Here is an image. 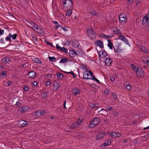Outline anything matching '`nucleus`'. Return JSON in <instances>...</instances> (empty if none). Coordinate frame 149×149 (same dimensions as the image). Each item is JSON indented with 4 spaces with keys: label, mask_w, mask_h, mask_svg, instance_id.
I'll return each mask as SVG.
<instances>
[{
    "label": "nucleus",
    "mask_w": 149,
    "mask_h": 149,
    "mask_svg": "<svg viewBox=\"0 0 149 149\" xmlns=\"http://www.w3.org/2000/svg\"><path fill=\"white\" fill-rule=\"evenodd\" d=\"M69 74H71L74 78H75L76 77L75 74L72 71L70 72Z\"/></svg>",
    "instance_id": "50"
},
{
    "label": "nucleus",
    "mask_w": 149,
    "mask_h": 149,
    "mask_svg": "<svg viewBox=\"0 0 149 149\" xmlns=\"http://www.w3.org/2000/svg\"><path fill=\"white\" fill-rule=\"evenodd\" d=\"M102 36L104 38H106V39H108L109 38H111L113 37L112 35H106L104 34H103L102 35Z\"/></svg>",
    "instance_id": "34"
},
{
    "label": "nucleus",
    "mask_w": 149,
    "mask_h": 149,
    "mask_svg": "<svg viewBox=\"0 0 149 149\" xmlns=\"http://www.w3.org/2000/svg\"><path fill=\"white\" fill-rule=\"evenodd\" d=\"M108 46L111 49H113V44L111 40H108Z\"/></svg>",
    "instance_id": "19"
},
{
    "label": "nucleus",
    "mask_w": 149,
    "mask_h": 149,
    "mask_svg": "<svg viewBox=\"0 0 149 149\" xmlns=\"http://www.w3.org/2000/svg\"><path fill=\"white\" fill-rule=\"evenodd\" d=\"M136 71L138 77H142L144 75L143 70V69L141 68H137Z\"/></svg>",
    "instance_id": "4"
},
{
    "label": "nucleus",
    "mask_w": 149,
    "mask_h": 149,
    "mask_svg": "<svg viewBox=\"0 0 149 149\" xmlns=\"http://www.w3.org/2000/svg\"><path fill=\"white\" fill-rule=\"evenodd\" d=\"M69 55L70 56L74 57L75 56H78V55L76 52L73 50H72L69 52Z\"/></svg>",
    "instance_id": "13"
},
{
    "label": "nucleus",
    "mask_w": 149,
    "mask_h": 149,
    "mask_svg": "<svg viewBox=\"0 0 149 149\" xmlns=\"http://www.w3.org/2000/svg\"><path fill=\"white\" fill-rule=\"evenodd\" d=\"M56 47L57 49H58L60 51L61 50V47L60 46H59L58 44H56Z\"/></svg>",
    "instance_id": "45"
},
{
    "label": "nucleus",
    "mask_w": 149,
    "mask_h": 149,
    "mask_svg": "<svg viewBox=\"0 0 149 149\" xmlns=\"http://www.w3.org/2000/svg\"><path fill=\"white\" fill-rule=\"evenodd\" d=\"M46 43L47 44V45L51 46L53 47H55V46L53 45L52 43L51 42H47Z\"/></svg>",
    "instance_id": "46"
},
{
    "label": "nucleus",
    "mask_w": 149,
    "mask_h": 149,
    "mask_svg": "<svg viewBox=\"0 0 149 149\" xmlns=\"http://www.w3.org/2000/svg\"><path fill=\"white\" fill-rule=\"evenodd\" d=\"M125 87L126 88V89L128 90H130L131 89V86L130 85H128Z\"/></svg>",
    "instance_id": "58"
},
{
    "label": "nucleus",
    "mask_w": 149,
    "mask_h": 149,
    "mask_svg": "<svg viewBox=\"0 0 149 149\" xmlns=\"http://www.w3.org/2000/svg\"><path fill=\"white\" fill-rule=\"evenodd\" d=\"M128 44V41L127 39L123 36L122 35V44L127 45Z\"/></svg>",
    "instance_id": "11"
},
{
    "label": "nucleus",
    "mask_w": 149,
    "mask_h": 149,
    "mask_svg": "<svg viewBox=\"0 0 149 149\" xmlns=\"http://www.w3.org/2000/svg\"><path fill=\"white\" fill-rule=\"evenodd\" d=\"M149 15H146L142 20V24L144 26H148L149 24Z\"/></svg>",
    "instance_id": "3"
},
{
    "label": "nucleus",
    "mask_w": 149,
    "mask_h": 149,
    "mask_svg": "<svg viewBox=\"0 0 149 149\" xmlns=\"http://www.w3.org/2000/svg\"><path fill=\"white\" fill-rule=\"evenodd\" d=\"M37 83L36 81H34L32 84V85L33 86H36L37 85Z\"/></svg>",
    "instance_id": "60"
},
{
    "label": "nucleus",
    "mask_w": 149,
    "mask_h": 149,
    "mask_svg": "<svg viewBox=\"0 0 149 149\" xmlns=\"http://www.w3.org/2000/svg\"><path fill=\"white\" fill-rule=\"evenodd\" d=\"M36 115L38 116H40L42 115L41 111H38L36 112Z\"/></svg>",
    "instance_id": "39"
},
{
    "label": "nucleus",
    "mask_w": 149,
    "mask_h": 149,
    "mask_svg": "<svg viewBox=\"0 0 149 149\" xmlns=\"http://www.w3.org/2000/svg\"><path fill=\"white\" fill-rule=\"evenodd\" d=\"M89 106L91 107L92 109H93L95 107V104H89Z\"/></svg>",
    "instance_id": "56"
},
{
    "label": "nucleus",
    "mask_w": 149,
    "mask_h": 149,
    "mask_svg": "<svg viewBox=\"0 0 149 149\" xmlns=\"http://www.w3.org/2000/svg\"><path fill=\"white\" fill-rule=\"evenodd\" d=\"M144 62L146 63L148 65L149 67V60H148L146 59L144 60Z\"/></svg>",
    "instance_id": "48"
},
{
    "label": "nucleus",
    "mask_w": 149,
    "mask_h": 149,
    "mask_svg": "<svg viewBox=\"0 0 149 149\" xmlns=\"http://www.w3.org/2000/svg\"><path fill=\"white\" fill-rule=\"evenodd\" d=\"M87 34L92 39L95 37V35L93 31L91 29H88L87 31Z\"/></svg>",
    "instance_id": "6"
},
{
    "label": "nucleus",
    "mask_w": 149,
    "mask_h": 149,
    "mask_svg": "<svg viewBox=\"0 0 149 149\" xmlns=\"http://www.w3.org/2000/svg\"><path fill=\"white\" fill-rule=\"evenodd\" d=\"M79 125L77 124L75 122L73 123L72 125L70 126V129H74L77 128L78 127Z\"/></svg>",
    "instance_id": "18"
},
{
    "label": "nucleus",
    "mask_w": 149,
    "mask_h": 149,
    "mask_svg": "<svg viewBox=\"0 0 149 149\" xmlns=\"http://www.w3.org/2000/svg\"><path fill=\"white\" fill-rule=\"evenodd\" d=\"M67 59L68 58H63L61 60L59 63H64L66 61Z\"/></svg>",
    "instance_id": "32"
},
{
    "label": "nucleus",
    "mask_w": 149,
    "mask_h": 149,
    "mask_svg": "<svg viewBox=\"0 0 149 149\" xmlns=\"http://www.w3.org/2000/svg\"><path fill=\"white\" fill-rule=\"evenodd\" d=\"M36 75V73L33 71L29 72L28 74V77L30 79H33Z\"/></svg>",
    "instance_id": "8"
},
{
    "label": "nucleus",
    "mask_w": 149,
    "mask_h": 149,
    "mask_svg": "<svg viewBox=\"0 0 149 149\" xmlns=\"http://www.w3.org/2000/svg\"><path fill=\"white\" fill-rule=\"evenodd\" d=\"M97 45L101 48H102L104 47V45L102 42L100 40H98L97 41Z\"/></svg>",
    "instance_id": "20"
},
{
    "label": "nucleus",
    "mask_w": 149,
    "mask_h": 149,
    "mask_svg": "<svg viewBox=\"0 0 149 149\" xmlns=\"http://www.w3.org/2000/svg\"><path fill=\"white\" fill-rule=\"evenodd\" d=\"M141 0H136V5H138L140 2Z\"/></svg>",
    "instance_id": "62"
},
{
    "label": "nucleus",
    "mask_w": 149,
    "mask_h": 149,
    "mask_svg": "<svg viewBox=\"0 0 149 149\" xmlns=\"http://www.w3.org/2000/svg\"><path fill=\"white\" fill-rule=\"evenodd\" d=\"M25 107H23L19 109V110L22 112L23 113L25 111Z\"/></svg>",
    "instance_id": "42"
},
{
    "label": "nucleus",
    "mask_w": 149,
    "mask_h": 149,
    "mask_svg": "<svg viewBox=\"0 0 149 149\" xmlns=\"http://www.w3.org/2000/svg\"><path fill=\"white\" fill-rule=\"evenodd\" d=\"M98 112L99 114L98 115H100L103 116H105L107 114V112L106 109H105L103 108L101 109L100 111H98Z\"/></svg>",
    "instance_id": "9"
},
{
    "label": "nucleus",
    "mask_w": 149,
    "mask_h": 149,
    "mask_svg": "<svg viewBox=\"0 0 149 149\" xmlns=\"http://www.w3.org/2000/svg\"><path fill=\"white\" fill-rule=\"evenodd\" d=\"M74 95H76L78 94H79L80 93V91L79 89L78 88H74L72 89Z\"/></svg>",
    "instance_id": "17"
},
{
    "label": "nucleus",
    "mask_w": 149,
    "mask_h": 149,
    "mask_svg": "<svg viewBox=\"0 0 149 149\" xmlns=\"http://www.w3.org/2000/svg\"><path fill=\"white\" fill-rule=\"evenodd\" d=\"M60 27V26L59 24H58V25H57V26L56 27H54V28L55 29L57 30L58 29V27Z\"/></svg>",
    "instance_id": "64"
},
{
    "label": "nucleus",
    "mask_w": 149,
    "mask_h": 149,
    "mask_svg": "<svg viewBox=\"0 0 149 149\" xmlns=\"http://www.w3.org/2000/svg\"><path fill=\"white\" fill-rule=\"evenodd\" d=\"M45 84H46V85L47 86V85H48L50 84L51 83L49 81H47L46 82Z\"/></svg>",
    "instance_id": "63"
},
{
    "label": "nucleus",
    "mask_w": 149,
    "mask_h": 149,
    "mask_svg": "<svg viewBox=\"0 0 149 149\" xmlns=\"http://www.w3.org/2000/svg\"><path fill=\"white\" fill-rule=\"evenodd\" d=\"M105 63L107 66L111 65L112 63V60L110 58H106L104 61Z\"/></svg>",
    "instance_id": "12"
},
{
    "label": "nucleus",
    "mask_w": 149,
    "mask_h": 149,
    "mask_svg": "<svg viewBox=\"0 0 149 149\" xmlns=\"http://www.w3.org/2000/svg\"><path fill=\"white\" fill-rule=\"evenodd\" d=\"M126 16L125 15L122 14V19H126Z\"/></svg>",
    "instance_id": "55"
},
{
    "label": "nucleus",
    "mask_w": 149,
    "mask_h": 149,
    "mask_svg": "<svg viewBox=\"0 0 149 149\" xmlns=\"http://www.w3.org/2000/svg\"><path fill=\"white\" fill-rule=\"evenodd\" d=\"M35 31L40 34H43L44 33V31L40 28H38V30H35Z\"/></svg>",
    "instance_id": "24"
},
{
    "label": "nucleus",
    "mask_w": 149,
    "mask_h": 149,
    "mask_svg": "<svg viewBox=\"0 0 149 149\" xmlns=\"http://www.w3.org/2000/svg\"><path fill=\"white\" fill-rule=\"evenodd\" d=\"M88 70H86L83 72V78L86 79H91L88 78L89 74L88 72Z\"/></svg>",
    "instance_id": "10"
},
{
    "label": "nucleus",
    "mask_w": 149,
    "mask_h": 149,
    "mask_svg": "<svg viewBox=\"0 0 149 149\" xmlns=\"http://www.w3.org/2000/svg\"><path fill=\"white\" fill-rule=\"evenodd\" d=\"M47 93L46 92L42 93L41 95V96L42 97L41 98L42 99H46L47 97Z\"/></svg>",
    "instance_id": "25"
},
{
    "label": "nucleus",
    "mask_w": 149,
    "mask_h": 149,
    "mask_svg": "<svg viewBox=\"0 0 149 149\" xmlns=\"http://www.w3.org/2000/svg\"><path fill=\"white\" fill-rule=\"evenodd\" d=\"M38 28L39 27L37 26V24L34 23V24L33 25L31 28L33 29L35 31V30H38Z\"/></svg>",
    "instance_id": "22"
},
{
    "label": "nucleus",
    "mask_w": 149,
    "mask_h": 149,
    "mask_svg": "<svg viewBox=\"0 0 149 149\" xmlns=\"http://www.w3.org/2000/svg\"><path fill=\"white\" fill-rule=\"evenodd\" d=\"M75 123L79 126L81 123V121L80 119H78L77 120Z\"/></svg>",
    "instance_id": "43"
},
{
    "label": "nucleus",
    "mask_w": 149,
    "mask_h": 149,
    "mask_svg": "<svg viewBox=\"0 0 149 149\" xmlns=\"http://www.w3.org/2000/svg\"><path fill=\"white\" fill-rule=\"evenodd\" d=\"M123 83H124V85L125 87H126L127 86H128V85H130V83L127 82H124L123 81Z\"/></svg>",
    "instance_id": "47"
},
{
    "label": "nucleus",
    "mask_w": 149,
    "mask_h": 149,
    "mask_svg": "<svg viewBox=\"0 0 149 149\" xmlns=\"http://www.w3.org/2000/svg\"><path fill=\"white\" fill-rule=\"evenodd\" d=\"M26 24L29 27L31 28L33 25L34 24V22L32 21H26Z\"/></svg>",
    "instance_id": "16"
},
{
    "label": "nucleus",
    "mask_w": 149,
    "mask_h": 149,
    "mask_svg": "<svg viewBox=\"0 0 149 149\" xmlns=\"http://www.w3.org/2000/svg\"><path fill=\"white\" fill-rule=\"evenodd\" d=\"M105 133L104 132H100L98 133L96 136V139H100L103 137L105 134Z\"/></svg>",
    "instance_id": "7"
},
{
    "label": "nucleus",
    "mask_w": 149,
    "mask_h": 149,
    "mask_svg": "<svg viewBox=\"0 0 149 149\" xmlns=\"http://www.w3.org/2000/svg\"><path fill=\"white\" fill-rule=\"evenodd\" d=\"M100 119L97 117L94 118L91 121L90 123L88 125L90 128H92L95 127L98 125L100 123Z\"/></svg>",
    "instance_id": "1"
},
{
    "label": "nucleus",
    "mask_w": 149,
    "mask_h": 149,
    "mask_svg": "<svg viewBox=\"0 0 149 149\" xmlns=\"http://www.w3.org/2000/svg\"><path fill=\"white\" fill-rule=\"evenodd\" d=\"M1 61L3 62L7 63L10 61V59L9 57L6 56L4 58L2 59Z\"/></svg>",
    "instance_id": "14"
},
{
    "label": "nucleus",
    "mask_w": 149,
    "mask_h": 149,
    "mask_svg": "<svg viewBox=\"0 0 149 149\" xmlns=\"http://www.w3.org/2000/svg\"><path fill=\"white\" fill-rule=\"evenodd\" d=\"M111 96L115 100L117 98V96L116 93H111Z\"/></svg>",
    "instance_id": "38"
},
{
    "label": "nucleus",
    "mask_w": 149,
    "mask_h": 149,
    "mask_svg": "<svg viewBox=\"0 0 149 149\" xmlns=\"http://www.w3.org/2000/svg\"><path fill=\"white\" fill-rule=\"evenodd\" d=\"M54 89H55L56 91H57L59 88V85L57 83L54 84Z\"/></svg>",
    "instance_id": "33"
},
{
    "label": "nucleus",
    "mask_w": 149,
    "mask_h": 149,
    "mask_svg": "<svg viewBox=\"0 0 149 149\" xmlns=\"http://www.w3.org/2000/svg\"><path fill=\"white\" fill-rule=\"evenodd\" d=\"M8 35L9 37L10 38H12V39L13 40H15L16 39L17 35L16 34H15L12 35L10 33Z\"/></svg>",
    "instance_id": "28"
},
{
    "label": "nucleus",
    "mask_w": 149,
    "mask_h": 149,
    "mask_svg": "<svg viewBox=\"0 0 149 149\" xmlns=\"http://www.w3.org/2000/svg\"><path fill=\"white\" fill-rule=\"evenodd\" d=\"M18 122V125L20 127H24L28 125L27 122L24 120H19Z\"/></svg>",
    "instance_id": "5"
},
{
    "label": "nucleus",
    "mask_w": 149,
    "mask_h": 149,
    "mask_svg": "<svg viewBox=\"0 0 149 149\" xmlns=\"http://www.w3.org/2000/svg\"><path fill=\"white\" fill-rule=\"evenodd\" d=\"M4 32V31L3 29L0 30V36H1L3 35Z\"/></svg>",
    "instance_id": "53"
},
{
    "label": "nucleus",
    "mask_w": 149,
    "mask_h": 149,
    "mask_svg": "<svg viewBox=\"0 0 149 149\" xmlns=\"http://www.w3.org/2000/svg\"><path fill=\"white\" fill-rule=\"evenodd\" d=\"M33 61L35 63H42V62L37 58H34L33 60Z\"/></svg>",
    "instance_id": "31"
},
{
    "label": "nucleus",
    "mask_w": 149,
    "mask_h": 149,
    "mask_svg": "<svg viewBox=\"0 0 149 149\" xmlns=\"http://www.w3.org/2000/svg\"><path fill=\"white\" fill-rule=\"evenodd\" d=\"M130 140L128 139H122V145H124L123 142L125 144L124 145H127L128 143L129 142Z\"/></svg>",
    "instance_id": "15"
},
{
    "label": "nucleus",
    "mask_w": 149,
    "mask_h": 149,
    "mask_svg": "<svg viewBox=\"0 0 149 149\" xmlns=\"http://www.w3.org/2000/svg\"><path fill=\"white\" fill-rule=\"evenodd\" d=\"M15 105L18 107H19L21 105V104L20 102H17Z\"/></svg>",
    "instance_id": "57"
},
{
    "label": "nucleus",
    "mask_w": 149,
    "mask_h": 149,
    "mask_svg": "<svg viewBox=\"0 0 149 149\" xmlns=\"http://www.w3.org/2000/svg\"><path fill=\"white\" fill-rule=\"evenodd\" d=\"M111 143V140L110 139H108L107 140L105 141V143L103 144V146H108L110 145Z\"/></svg>",
    "instance_id": "23"
},
{
    "label": "nucleus",
    "mask_w": 149,
    "mask_h": 149,
    "mask_svg": "<svg viewBox=\"0 0 149 149\" xmlns=\"http://www.w3.org/2000/svg\"><path fill=\"white\" fill-rule=\"evenodd\" d=\"M63 4L67 9H71L72 8V3L71 0H66L63 2Z\"/></svg>",
    "instance_id": "2"
},
{
    "label": "nucleus",
    "mask_w": 149,
    "mask_h": 149,
    "mask_svg": "<svg viewBox=\"0 0 149 149\" xmlns=\"http://www.w3.org/2000/svg\"><path fill=\"white\" fill-rule=\"evenodd\" d=\"M105 109L107 110L108 111H110L111 112L114 111V109L111 107L108 106L105 107Z\"/></svg>",
    "instance_id": "27"
},
{
    "label": "nucleus",
    "mask_w": 149,
    "mask_h": 149,
    "mask_svg": "<svg viewBox=\"0 0 149 149\" xmlns=\"http://www.w3.org/2000/svg\"><path fill=\"white\" fill-rule=\"evenodd\" d=\"M24 90L25 91H27L28 90V87L27 86H24L23 88Z\"/></svg>",
    "instance_id": "51"
},
{
    "label": "nucleus",
    "mask_w": 149,
    "mask_h": 149,
    "mask_svg": "<svg viewBox=\"0 0 149 149\" xmlns=\"http://www.w3.org/2000/svg\"><path fill=\"white\" fill-rule=\"evenodd\" d=\"M49 60L53 62L55 61L56 60V58L54 56L53 57H49Z\"/></svg>",
    "instance_id": "37"
},
{
    "label": "nucleus",
    "mask_w": 149,
    "mask_h": 149,
    "mask_svg": "<svg viewBox=\"0 0 149 149\" xmlns=\"http://www.w3.org/2000/svg\"><path fill=\"white\" fill-rule=\"evenodd\" d=\"M110 79L112 81H113L115 80V78L113 77H110Z\"/></svg>",
    "instance_id": "59"
},
{
    "label": "nucleus",
    "mask_w": 149,
    "mask_h": 149,
    "mask_svg": "<svg viewBox=\"0 0 149 149\" xmlns=\"http://www.w3.org/2000/svg\"><path fill=\"white\" fill-rule=\"evenodd\" d=\"M116 133L115 132H111L110 134V136L114 138L116 137Z\"/></svg>",
    "instance_id": "35"
},
{
    "label": "nucleus",
    "mask_w": 149,
    "mask_h": 149,
    "mask_svg": "<svg viewBox=\"0 0 149 149\" xmlns=\"http://www.w3.org/2000/svg\"><path fill=\"white\" fill-rule=\"evenodd\" d=\"M114 33L115 34L118 35V34H120V35H119V36L120 39H121L120 38L121 37V34H120V29H117L116 30H115L114 31Z\"/></svg>",
    "instance_id": "26"
},
{
    "label": "nucleus",
    "mask_w": 149,
    "mask_h": 149,
    "mask_svg": "<svg viewBox=\"0 0 149 149\" xmlns=\"http://www.w3.org/2000/svg\"><path fill=\"white\" fill-rule=\"evenodd\" d=\"M60 51L65 52L66 53H67V49L64 47L61 48Z\"/></svg>",
    "instance_id": "40"
},
{
    "label": "nucleus",
    "mask_w": 149,
    "mask_h": 149,
    "mask_svg": "<svg viewBox=\"0 0 149 149\" xmlns=\"http://www.w3.org/2000/svg\"><path fill=\"white\" fill-rule=\"evenodd\" d=\"M68 10L65 13V17L66 18V16H69L72 13V10L71 9H67Z\"/></svg>",
    "instance_id": "21"
},
{
    "label": "nucleus",
    "mask_w": 149,
    "mask_h": 149,
    "mask_svg": "<svg viewBox=\"0 0 149 149\" xmlns=\"http://www.w3.org/2000/svg\"><path fill=\"white\" fill-rule=\"evenodd\" d=\"M131 66L132 68L134 70V69H135V71L136 70V69H137V68H136L135 65L134 64H131Z\"/></svg>",
    "instance_id": "44"
},
{
    "label": "nucleus",
    "mask_w": 149,
    "mask_h": 149,
    "mask_svg": "<svg viewBox=\"0 0 149 149\" xmlns=\"http://www.w3.org/2000/svg\"><path fill=\"white\" fill-rule=\"evenodd\" d=\"M109 92V90L108 89H107L106 90H105L104 91V93L105 94L107 95L108 94Z\"/></svg>",
    "instance_id": "54"
},
{
    "label": "nucleus",
    "mask_w": 149,
    "mask_h": 149,
    "mask_svg": "<svg viewBox=\"0 0 149 149\" xmlns=\"http://www.w3.org/2000/svg\"><path fill=\"white\" fill-rule=\"evenodd\" d=\"M127 21V19H122V22L124 24H125L126 23Z\"/></svg>",
    "instance_id": "52"
},
{
    "label": "nucleus",
    "mask_w": 149,
    "mask_h": 149,
    "mask_svg": "<svg viewBox=\"0 0 149 149\" xmlns=\"http://www.w3.org/2000/svg\"><path fill=\"white\" fill-rule=\"evenodd\" d=\"M88 13L93 15H95L97 14V12L95 10H91Z\"/></svg>",
    "instance_id": "36"
},
{
    "label": "nucleus",
    "mask_w": 149,
    "mask_h": 149,
    "mask_svg": "<svg viewBox=\"0 0 149 149\" xmlns=\"http://www.w3.org/2000/svg\"><path fill=\"white\" fill-rule=\"evenodd\" d=\"M141 49L142 51L146 53V52H147V49H146L144 47H142L141 48Z\"/></svg>",
    "instance_id": "41"
},
{
    "label": "nucleus",
    "mask_w": 149,
    "mask_h": 149,
    "mask_svg": "<svg viewBox=\"0 0 149 149\" xmlns=\"http://www.w3.org/2000/svg\"><path fill=\"white\" fill-rule=\"evenodd\" d=\"M88 72L91 76L93 75V73L91 71L88 70Z\"/></svg>",
    "instance_id": "61"
},
{
    "label": "nucleus",
    "mask_w": 149,
    "mask_h": 149,
    "mask_svg": "<svg viewBox=\"0 0 149 149\" xmlns=\"http://www.w3.org/2000/svg\"><path fill=\"white\" fill-rule=\"evenodd\" d=\"M57 76L58 78L60 79H63V74L59 72H58L57 74Z\"/></svg>",
    "instance_id": "30"
},
{
    "label": "nucleus",
    "mask_w": 149,
    "mask_h": 149,
    "mask_svg": "<svg viewBox=\"0 0 149 149\" xmlns=\"http://www.w3.org/2000/svg\"><path fill=\"white\" fill-rule=\"evenodd\" d=\"M1 75L3 76H4L6 75L7 74V72L6 71H1Z\"/></svg>",
    "instance_id": "49"
},
{
    "label": "nucleus",
    "mask_w": 149,
    "mask_h": 149,
    "mask_svg": "<svg viewBox=\"0 0 149 149\" xmlns=\"http://www.w3.org/2000/svg\"><path fill=\"white\" fill-rule=\"evenodd\" d=\"M72 44V46L75 47H77L79 45V43L77 42H73Z\"/></svg>",
    "instance_id": "29"
}]
</instances>
